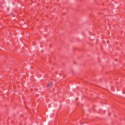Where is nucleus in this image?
<instances>
[{
  "mask_svg": "<svg viewBox=\"0 0 125 125\" xmlns=\"http://www.w3.org/2000/svg\"><path fill=\"white\" fill-rule=\"evenodd\" d=\"M52 83L51 82L50 84L48 85L47 86V87L49 88H51L52 86Z\"/></svg>",
  "mask_w": 125,
  "mask_h": 125,
  "instance_id": "f257e3e1",
  "label": "nucleus"
},
{
  "mask_svg": "<svg viewBox=\"0 0 125 125\" xmlns=\"http://www.w3.org/2000/svg\"><path fill=\"white\" fill-rule=\"evenodd\" d=\"M13 14V13H12L11 14L12 15Z\"/></svg>",
  "mask_w": 125,
  "mask_h": 125,
  "instance_id": "f03ea898",
  "label": "nucleus"
}]
</instances>
